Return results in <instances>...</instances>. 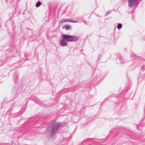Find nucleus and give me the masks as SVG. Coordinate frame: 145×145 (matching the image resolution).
Returning <instances> with one entry per match:
<instances>
[{"label":"nucleus","mask_w":145,"mask_h":145,"mask_svg":"<svg viewBox=\"0 0 145 145\" xmlns=\"http://www.w3.org/2000/svg\"><path fill=\"white\" fill-rule=\"evenodd\" d=\"M21 86V83L20 84L17 82H15V86L14 87V91L19 93L22 89Z\"/></svg>","instance_id":"obj_4"},{"label":"nucleus","mask_w":145,"mask_h":145,"mask_svg":"<svg viewBox=\"0 0 145 145\" xmlns=\"http://www.w3.org/2000/svg\"><path fill=\"white\" fill-rule=\"evenodd\" d=\"M122 25L121 23L118 24L117 25V28L118 29H120L122 28Z\"/></svg>","instance_id":"obj_9"},{"label":"nucleus","mask_w":145,"mask_h":145,"mask_svg":"<svg viewBox=\"0 0 145 145\" xmlns=\"http://www.w3.org/2000/svg\"><path fill=\"white\" fill-rule=\"evenodd\" d=\"M116 62L118 64H119L125 63L126 61L123 60V59L122 57H120L117 58Z\"/></svg>","instance_id":"obj_5"},{"label":"nucleus","mask_w":145,"mask_h":145,"mask_svg":"<svg viewBox=\"0 0 145 145\" xmlns=\"http://www.w3.org/2000/svg\"><path fill=\"white\" fill-rule=\"evenodd\" d=\"M142 0H128V5L130 7H137L140 2Z\"/></svg>","instance_id":"obj_3"},{"label":"nucleus","mask_w":145,"mask_h":145,"mask_svg":"<svg viewBox=\"0 0 145 145\" xmlns=\"http://www.w3.org/2000/svg\"><path fill=\"white\" fill-rule=\"evenodd\" d=\"M84 23H85V24H88L87 22L86 21Z\"/></svg>","instance_id":"obj_15"},{"label":"nucleus","mask_w":145,"mask_h":145,"mask_svg":"<svg viewBox=\"0 0 145 145\" xmlns=\"http://www.w3.org/2000/svg\"><path fill=\"white\" fill-rule=\"evenodd\" d=\"M90 139H88V140H90Z\"/></svg>","instance_id":"obj_17"},{"label":"nucleus","mask_w":145,"mask_h":145,"mask_svg":"<svg viewBox=\"0 0 145 145\" xmlns=\"http://www.w3.org/2000/svg\"><path fill=\"white\" fill-rule=\"evenodd\" d=\"M62 123H53L48 126L46 133L48 137L52 138L56 134V132L59 129Z\"/></svg>","instance_id":"obj_1"},{"label":"nucleus","mask_w":145,"mask_h":145,"mask_svg":"<svg viewBox=\"0 0 145 145\" xmlns=\"http://www.w3.org/2000/svg\"><path fill=\"white\" fill-rule=\"evenodd\" d=\"M102 56H101V55H100L99 56V57L98 58V59L97 60V61L98 62L99 60L100 59H101V58H102Z\"/></svg>","instance_id":"obj_14"},{"label":"nucleus","mask_w":145,"mask_h":145,"mask_svg":"<svg viewBox=\"0 0 145 145\" xmlns=\"http://www.w3.org/2000/svg\"><path fill=\"white\" fill-rule=\"evenodd\" d=\"M62 37L65 41L70 42H76L78 40L79 38L78 36H75L67 35L65 34H63Z\"/></svg>","instance_id":"obj_2"},{"label":"nucleus","mask_w":145,"mask_h":145,"mask_svg":"<svg viewBox=\"0 0 145 145\" xmlns=\"http://www.w3.org/2000/svg\"><path fill=\"white\" fill-rule=\"evenodd\" d=\"M67 45V42L63 39L62 37V38L60 41V45L61 47L66 46Z\"/></svg>","instance_id":"obj_6"},{"label":"nucleus","mask_w":145,"mask_h":145,"mask_svg":"<svg viewBox=\"0 0 145 145\" xmlns=\"http://www.w3.org/2000/svg\"><path fill=\"white\" fill-rule=\"evenodd\" d=\"M42 4V3L40 1H38L36 3V7H40Z\"/></svg>","instance_id":"obj_8"},{"label":"nucleus","mask_w":145,"mask_h":145,"mask_svg":"<svg viewBox=\"0 0 145 145\" xmlns=\"http://www.w3.org/2000/svg\"><path fill=\"white\" fill-rule=\"evenodd\" d=\"M112 12V10H108L106 13L105 15L104 16H105L106 15H107V14H110Z\"/></svg>","instance_id":"obj_11"},{"label":"nucleus","mask_w":145,"mask_h":145,"mask_svg":"<svg viewBox=\"0 0 145 145\" xmlns=\"http://www.w3.org/2000/svg\"><path fill=\"white\" fill-rule=\"evenodd\" d=\"M71 28L70 25H65L63 27V28L65 29L66 30H69Z\"/></svg>","instance_id":"obj_7"},{"label":"nucleus","mask_w":145,"mask_h":145,"mask_svg":"<svg viewBox=\"0 0 145 145\" xmlns=\"http://www.w3.org/2000/svg\"><path fill=\"white\" fill-rule=\"evenodd\" d=\"M69 22L73 23H77L78 21H75L72 20H69Z\"/></svg>","instance_id":"obj_12"},{"label":"nucleus","mask_w":145,"mask_h":145,"mask_svg":"<svg viewBox=\"0 0 145 145\" xmlns=\"http://www.w3.org/2000/svg\"><path fill=\"white\" fill-rule=\"evenodd\" d=\"M114 0H113V1H114Z\"/></svg>","instance_id":"obj_18"},{"label":"nucleus","mask_w":145,"mask_h":145,"mask_svg":"<svg viewBox=\"0 0 145 145\" xmlns=\"http://www.w3.org/2000/svg\"><path fill=\"white\" fill-rule=\"evenodd\" d=\"M16 76V77H17V78H18V76H17V75Z\"/></svg>","instance_id":"obj_16"},{"label":"nucleus","mask_w":145,"mask_h":145,"mask_svg":"<svg viewBox=\"0 0 145 145\" xmlns=\"http://www.w3.org/2000/svg\"><path fill=\"white\" fill-rule=\"evenodd\" d=\"M69 22V20L68 19H64L60 21V23H63L65 22Z\"/></svg>","instance_id":"obj_10"},{"label":"nucleus","mask_w":145,"mask_h":145,"mask_svg":"<svg viewBox=\"0 0 145 145\" xmlns=\"http://www.w3.org/2000/svg\"><path fill=\"white\" fill-rule=\"evenodd\" d=\"M102 56H101V55H100L99 56V57L98 58V59L97 60V61L98 62L99 60L100 59H101V58H102Z\"/></svg>","instance_id":"obj_13"}]
</instances>
